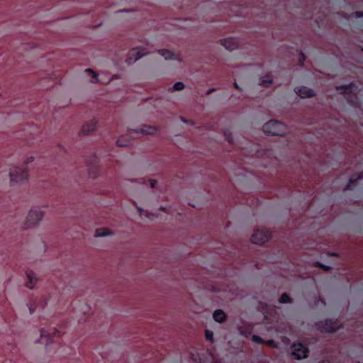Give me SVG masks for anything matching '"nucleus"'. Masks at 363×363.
Here are the masks:
<instances>
[{
  "label": "nucleus",
  "mask_w": 363,
  "mask_h": 363,
  "mask_svg": "<svg viewBox=\"0 0 363 363\" xmlns=\"http://www.w3.org/2000/svg\"><path fill=\"white\" fill-rule=\"evenodd\" d=\"M157 131L158 128L156 126L143 124L138 128H129L125 134L118 138L116 143L118 146L125 147L130 144L133 139L138 138L140 135H155Z\"/></svg>",
  "instance_id": "nucleus-1"
},
{
  "label": "nucleus",
  "mask_w": 363,
  "mask_h": 363,
  "mask_svg": "<svg viewBox=\"0 0 363 363\" xmlns=\"http://www.w3.org/2000/svg\"><path fill=\"white\" fill-rule=\"evenodd\" d=\"M9 182L12 186L22 184L28 180V170L26 165L14 166L9 169Z\"/></svg>",
  "instance_id": "nucleus-2"
},
{
  "label": "nucleus",
  "mask_w": 363,
  "mask_h": 363,
  "mask_svg": "<svg viewBox=\"0 0 363 363\" xmlns=\"http://www.w3.org/2000/svg\"><path fill=\"white\" fill-rule=\"evenodd\" d=\"M44 218V212L40 207H33L29 210L23 222L25 229L38 226Z\"/></svg>",
  "instance_id": "nucleus-3"
},
{
  "label": "nucleus",
  "mask_w": 363,
  "mask_h": 363,
  "mask_svg": "<svg viewBox=\"0 0 363 363\" xmlns=\"http://www.w3.org/2000/svg\"><path fill=\"white\" fill-rule=\"evenodd\" d=\"M265 133L273 135H284L287 131L286 126L280 121L271 120L263 125Z\"/></svg>",
  "instance_id": "nucleus-4"
},
{
  "label": "nucleus",
  "mask_w": 363,
  "mask_h": 363,
  "mask_svg": "<svg viewBox=\"0 0 363 363\" xmlns=\"http://www.w3.org/2000/svg\"><path fill=\"white\" fill-rule=\"evenodd\" d=\"M150 52L145 47L139 46L134 48L128 52L126 62L129 65L132 64Z\"/></svg>",
  "instance_id": "nucleus-5"
},
{
  "label": "nucleus",
  "mask_w": 363,
  "mask_h": 363,
  "mask_svg": "<svg viewBox=\"0 0 363 363\" xmlns=\"http://www.w3.org/2000/svg\"><path fill=\"white\" fill-rule=\"evenodd\" d=\"M270 238V233L263 228H259L254 230L251 240L255 244H263Z\"/></svg>",
  "instance_id": "nucleus-6"
},
{
  "label": "nucleus",
  "mask_w": 363,
  "mask_h": 363,
  "mask_svg": "<svg viewBox=\"0 0 363 363\" xmlns=\"http://www.w3.org/2000/svg\"><path fill=\"white\" fill-rule=\"evenodd\" d=\"M317 327L321 332L333 333L340 328V325L337 321L325 320L319 322L317 324Z\"/></svg>",
  "instance_id": "nucleus-7"
},
{
  "label": "nucleus",
  "mask_w": 363,
  "mask_h": 363,
  "mask_svg": "<svg viewBox=\"0 0 363 363\" xmlns=\"http://www.w3.org/2000/svg\"><path fill=\"white\" fill-rule=\"evenodd\" d=\"M337 89L340 91V93L345 94L346 95L347 100L350 103H353L352 99H351V96H357L358 89L353 84H350L349 86H338Z\"/></svg>",
  "instance_id": "nucleus-8"
},
{
  "label": "nucleus",
  "mask_w": 363,
  "mask_h": 363,
  "mask_svg": "<svg viewBox=\"0 0 363 363\" xmlns=\"http://www.w3.org/2000/svg\"><path fill=\"white\" fill-rule=\"evenodd\" d=\"M291 354L297 359L306 358L308 354V349L302 344H294L292 346Z\"/></svg>",
  "instance_id": "nucleus-9"
},
{
  "label": "nucleus",
  "mask_w": 363,
  "mask_h": 363,
  "mask_svg": "<svg viewBox=\"0 0 363 363\" xmlns=\"http://www.w3.org/2000/svg\"><path fill=\"white\" fill-rule=\"evenodd\" d=\"M220 43L228 50L233 51L239 47V42L234 38H226L221 39Z\"/></svg>",
  "instance_id": "nucleus-10"
},
{
  "label": "nucleus",
  "mask_w": 363,
  "mask_h": 363,
  "mask_svg": "<svg viewBox=\"0 0 363 363\" xmlns=\"http://www.w3.org/2000/svg\"><path fill=\"white\" fill-rule=\"evenodd\" d=\"M52 342V337L51 336V334L46 330L41 329L40 330V338L38 340H36V342L44 344L45 346H48Z\"/></svg>",
  "instance_id": "nucleus-11"
},
{
  "label": "nucleus",
  "mask_w": 363,
  "mask_h": 363,
  "mask_svg": "<svg viewBox=\"0 0 363 363\" xmlns=\"http://www.w3.org/2000/svg\"><path fill=\"white\" fill-rule=\"evenodd\" d=\"M26 275L27 279L26 282V287L30 289H33L38 283L36 274L33 271H27Z\"/></svg>",
  "instance_id": "nucleus-12"
},
{
  "label": "nucleus",
  "mask_w": 363,
  "mask_h": 363,
  "mask_svg": "<svg viewBox=\"0 0 363 363\" xmlns=\"http://www.w3.org/2000/svg\"><path fill=\"white\" fill-rule=\"evenodd\" d=\"M295 91L296 93L303 99L309 98L315 95V92L313 89L305 86L297 87Z\"/></svg>",
  "instance_id": "nucleus-13"
},
{
  "label": "nucleus",
  "mask_w": 363,
  "mask_h": 363,
  "mask_svg": "<svg viewBox=\"0 0 363 363\" xmlns=\"http://www.w3.org/2000/svg\"><path fill=\"white\" fill-rule=\"evenodd\" d=\"M98 121L95 118H93L83 125L82 131L85 133H92L96 129Z\"/></svg>",
  "instance_id": "nucleus-14"
},
{
  "label": "nucleus",
  "mask_w": 363,
  "mask_h": 363,
  "mask_svg": "<svg viewBox=\"0 0 363 363\" xmlns=\"http://www.w3.org/2000/svg\"><path fill=\"white\" fill-rule=\"evenodd\" d=\"M159 54L165 60H178L177 56L169 50H160Z\"/></svg>",
  "instance_id": "nucleus-15"
},
{
  "label": "nucleus",
  "mask_w": 363,
  "mask_h": 363,
  "mask_svg": "<svg viewBox=\"0 0 363 363\" xmlns=\"http://www.w3.org/2000/svg\"><path fill=\"white\" fill-rule=\"evenodd\" d=\"M113 235V232L106 228H101L95 231V237L97 238H103L108 235Z\"/></svg>",
  "instance_id": "nucleus-16"
},
{
  "label": "nucleus",
  "mask_w": 363,
  "mask_h": 363,
  "mask_svg": "<svg viewBox=\"0 0 363 363\" xmlns=\"http://www.w3.org/2000/svg\"><path fill=\"white\" fill-rule=\"evenodd\" d=\"M137 210H138V214L140 217L145 216V218H147L151 220H154L156 217H157V215L151 213L149 211L144 210L143 208H142L140 206H137Z\"/></svg>",
  "instance_id": "nucleus-17"
},
{
  "label": "nucleus",
  "mask_w": 363,
  "mask_h": 363,
  "mask_svg": "<svg viewBox=\"0 0 363 363\" xmlns=\"http://www.w3.org/2000/svg\"><path fill=\"white\" fill-rule=\"evenodd\" d=\"M213 317L216 322L222 323L225 320L226 315L223 311L218 309L214 311Z\"/></svg>",
  "instance_id": "nucleus-18"
},
{
  "label": "nucleus",
  "mask_w": 363,
  "mask_h": 363,
  "mask_svg": "<svg viewBox=\"0 0 363 363\" xmlns=\"http://www.w3.org/2000/svg\"><path fill=\"white\" fill-rule=\"evenodd\" d=\"M272 82V76L269 74H267L259 79V84L264 86H269Z\"/></svg>",
  "instance_id": "nucleus-19"
},
{
  "label": "nucleus",
  "mask_w": 363,
  "mask_h": 363,
  "mask_svg": "<svg viewBox=\"0 0 363 363\" xmlns=\"http://www.w3.org/2000/svg\"><path fill=\"white\" fill-rule=\"evenodd\" d=\"M362 177H363V174L361 172L358 173L357 175H353L350 179V183L347 185V186L345 187V189H349L350 188L352 184H353L356 181H357L358 179H362Z\"/></svg>",
  "instance_id": "nucleus-20"
},
{
  "label": "nucleus",
  "mask_w": 363,
  "mask_h": 363,
  "mask_svg": "<svg viewBox=\"0 0 363 363\" xmlns=\"http://www.w3.org/2000/svg\"><path fill=\"white\" fill-rule=\"evenodd\" d=\"M184 84L183 82H176L172 88L169 89L170 91H182L184 89Z\"/></svg>",
  "instance_id": "nucleus-21"
},
{
  "label": "nucleus",
  "mask_w": 363,
  "mask_h": 363,
  "mask_svg": "<svg viewBox=\"0 0 363 363\" xmlns=\"http://www.w3.org/2000/svg\"><path fill=\"white\" fill-rule=\"evenodd\" d=\"M86 72L89 73L91 74V83H97L99 82L98 77H97V75L91 69H86Z\"/></svg>",
  "instance_id": "nucleus-22"
},
{
  "label": "nucleus",
  "mask_w": 363,
  "mask_h": 363,
  "mask_svg": "<svg viewBox=\"0 0 363 363\" xmlns=\"http://www.w3.org/2000/svg\"><path fill=\"white\" fill-rule=\"evenodd\" d=\"M224 136L230 143H233V140L232 137V133L230 130H225L224 132Z\"/></svg>",
  "instance_id": "nucleus-23"
},
{
  "label": "nucleus",
  "mask_w": 363,
  "mask_h": 363,
  "mask_svg": "<svg viewBox=\"0 0 363 363\" xmlns=\"http://www.w3.org/2000/svg\"><path fill=\"white\" fill-rule=\"evenodd\" d=\"M290 301V298L289 296L286 294H284L280 299H279V302L281 303H287V302H289Z\"/></svg>",
  "instance_id": "nucleus-24"
},
{
  "label": "nucleus",
  "mask_w": 363,
  "mask_h": 363,
  "mask_svg": "<svg viewBox=\"0 0 363 363\" xmlns=\"http://www.w3.org/2000/svg\"><path fill=\"white\" fill-rule=\"evenodd\" d=\"M206 338L211 342L213 341V333L211 330H206Z\"/></svg>",
  "instance_id": "nucleus-25"
},
{
  "label": "nucleus",
  "mask_w": 363,
  "mask_h": 363,
  "mask_svg": "<svg viewBox=\"0 0 363 363\" xmlns=\"http://www.w3.org/2000/svg\"><path fill=\"white\" fill-rule=\"evenodd\" d=\"M252 341H254L255 342H257V343H262L263 342L262 339L259 336H257V335H253L252 337Z\"/></svg>",
  "instance_id": "nucleus-26"
},
{
  "label": "nucleus",
  "mask_w": 363,
  "mask_h": 363,
  "mask_svg": "<svg viewBox=\"0 0 363 363\" xmlns=\"http://www.w3.org/2000/svg\"><path fill=\"white\" fill-rule=\"evenodd\" d=\"M267 345L269 346H271V347H277V345L274 343V342L273 340H269V341L267 342Z\"/></svg>",
  "instance_id": "nucleus-27"
},
{
  "label": "nucleus",
  "mask_w": 363,
  "mask_h": 363,
  "mask_svg": "<svg viewBox=\"0 0 363 363\" xmlns=\"http://www.w3.org/2000/svg\"><path fill=\"white\" fill-rule=\"evenodd\" d=\"M121 77V76L120 74H115L107 82H109L115 79H120Z\"/></svg>",
  "instance_id": "nucleus-28"
},
{
  "label": "nucleus",
  "mask_w": 363,
  "mask_h": 363,
  "mask_svg": "<svg viewBox=\"0 0 363 363\" xmlns=\"http://www.w3.org/2000/svg\"><path fill=\"white\" fill-rule=\"evenodd\" d=\"M157 182L156 180H151L150 182V185L151 188H155Z\"/></svg>",
  "instance_id": "nucleus-29"
},
{
  "label": "nucleus",
  "mask_w": 363,
  "mask_h": 363,
  "mask_svg": "<svg viewBox=\"0 0 363 363\" xmlns=\"http://www.w3.org/2000/svg\"><path fill=\"white\" fill-rule=\"evenodd\" d=\"M159 210L163 211L166 213H168V208L167 206H160Z\"/></svg>",
  "instance_id": "nucleus-30"
},
{
  "label": "nucleus",
  "mask_w": 363,
  "mask_h": 363,
  "mask_svg": "<svg viewBox=\"0 0 363 363\" xmlns=\"http://www.w3.org/2000/svg\"><path fill=\"white\" fill-rule=\"evenodd\" d=\"M355 16L357 18L362 17L363 16V13L362 12H356L355 13Z\"/></svg>",
  "instance_id": "nucleus-31"
},
{
  "label": "nucleus",
  "mask_w": 363,
  "mask_h": 363,
  "mask_svg": "<svg viewBox=\"0 0 363 363\" xmlns=\"http://www.w3.org/2000/svg\"><path fill=\"white\" fill-rule=\"evenodd\" d=\"M234 86L237 89L242 91L241 87L236 82H234Z\"/></svg>",
  "instance_id": "nucleus-32"
},
{
  "label": "nucleus",
  "mask_w": 363,
  "mask_h": 363,
  "mask_svg": "<svg viewBox=\"0 0 363 363\" xmlns=\"http://www.w3.org/2000/svg\"><path fill=\"white\" fill-rule=\"evenodd\" d=\"M215 91V89L214 88H211L208 91H207V94H211V92L214 91Z\"/></svg>",
  "instance_id": "nucleus-33"
},
{
  "label": "nucleus",
  "mask_w": 363,
  "mask_h": 363,
  "mask_svg": "<svg viewBox=\"0 0 363 363\" xmlns=\"http://www.w3.org/2000/svg\"><path fill=\"white\" fill-rule=\"evenodd\" d=\"M131 182H138V183H140L142 182V180L141 179H133V180H131Z\"/></svg>",
  "instance_id": "nucleus-34"
},
{
  "label": "nucleus",
  "mask_w": 363,
  "mask_h": 363,
  "mask_svg": "<svg viewBox=\"0 0 363 363\" xmlns=\"http://www.w3.org/2000/svg\"><path fill=\"white\" fill-rule=\"evenodd\" d=\"M52 335H54V336H60V334H57V332L55 331V332L52 333Z\"/></svg>",
  "instance_id": "nucleus-35"
},
{
  "label": "nucleus",
  "mask_w": 363,
  "mask_h": 363,
  "mask_svg": "<svg viewBox=\"0 0 363 363\" xmlns=\"http://www.w3.org/2000/svg\"><path fill=\"white\" fill-rule=\"evenodd\" d=\"M33 157H30L28 159L27 162L33 161Z\"/></svg>",
  "instance_id": "nucleus-36"
},
{
  "label": "nucleus",
  "mask_w": 363,
  "mask_h": 363,
  "mask_svg": "<svg viewBox=\"0 0 363 363\" xmlns=\"http://www.w3.org/2000/svg\"><path fill=\"white\" fill-rule=\"evenodd\" d=\"M301 58H302V60H305V57H304L303 55H302V54H301Z\"/></svg>",
  "instance_id": "nucleus-37"
}]
</instances>
